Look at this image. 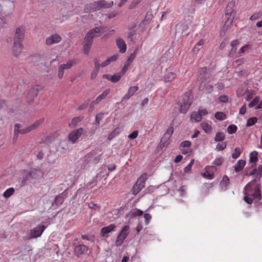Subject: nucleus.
<instances>
[{"mask_svg":"<svg viewBox=\"0 0 262 262\" xmlns=\"http://www.w3.org/2000/svg\"><path fill=\"white\" fill-rule=\"evenodd\" d=\"M258 181H250L245 187L244 201L251 204L253 201L257 202L261 199L260 185Z\"/></svg>","mask_w":262,"mask_h":262,"instance_id":"obj_1","label":"nucleus"},{"mask_svg":"<svg viewBox=\"0 0 262 262\" xmlns=\"http://www.w3.org/2000/svg\"><path fill=\"white\" fill-rule=\"evenodd\" d=\"M102 28L96 27L90 30L86 34L84 39L83 51L88 53L91 48L93 39L98 36L97 34L102 32Z\"/></svg>","mask_w":262,"mask_h":262,"instance_id":"obj_2","label":"nucleus"},{"mask_svg":"<svg viewBox=\"0 0 262 262\" xmlns=\"http://www.w3.org/2000/svg\"><path fill=\"white\" fill-rule=\"evenodd\" d=\"M235 5V1H231L228 4L225 9V17L227 19L224 27H229L233 22L235 16L236 11L234 8Z\"/></svg>","mask_w":262,"mask_h":262,"instance_id":"obj_3","label":"nucleus"},{"mask_svg":"<svg viewBox=\"0 0 262 262\" xmlns=\"http://www.w3.org/2000/svg\"><path fill=\"white\" fill-rule=\"evenodd\" d=\"M22 174L26 179H35L41 178L43 173L39 168H33L30 170H24Z\"/></svg>","mask_w":262,"mask_h":262,"instance_id":"obj_4","label":"nucleus"},{"mask_svg":"<svg viewBox=\"0 0 262 262\" xmlns=\"http://www.w3.org/2000/svg\"><path fill=\"white\" fill-rule=\"evenodd\" d=\"M76 64L75 59L68 60L66 63L60 64L58 67V76L59 79L62 78L65 70L71 69L73 66Z\"/></svg>","mask_w":262,"mask_h":262,"instance_id":"obj_5","label":"nucleus"},{"mask_svg":"<svg viewBox=\"0 0 262 262\" xmlns=\"http://www.w3.org/2000/svg\"><path fill=\"white\" fill-rule=\"evenodd\" d=\"M129 232V226H125L120 233L118 234L117 239L116 240V244L117 246H120L122 245L124 239L127 236Z\"/></svg>","mask_w":262,"mask_h":262,"instance_id":"obj_6","label":"nucleus"},{"mask_svg":"<svg viewBox=\"0 0 262 262\" xmlns=\"http://www.w3.org/2000/svg\"><path fill=\"white\" fill-rule=\"evenodd\" d=\"M21 127V125L19 123H16L14 125V136H13V141L14 142H16L18 138V134H20L21 135H24L28 134L31 132L29 126H27L23 129H20Z\"/></svg>","mask_w":262,"mask_h":262,"instance_id":"obj_7","label":"nucleus"},{"mask_svg":"<svg viewBox=\"0 0 262 262\" xmlns=\"http://www.w3.org/2000/svg\"><path fill=\"white\" fill-rule=\"evenodd\" d=\"M43 89L42 87L39 85L32 86L27 94L28 100L30 102L33 101L34 98L38 95V92Z\"/></svg>","mask_w":262,"mask_h":262,"instance_id":"obj_8","label":"nucleus"},{"mask_svg":"<svg viewBox=\"0 0 262 262\" xmlns=\"http://www.w3.org/2000/svg\"><path fill=\"white\" fill-rule=\"evenodd\" d=\"M14 0H0V7L2 11L9 12L13 10Z\"/></svg>","mask_w":262,"mask_h":262,"instance_id":"obj_9","label":"nucleus"},{"mask_svg":"<svg viewBox=\"0 0 262 262\" xmlns=\"http://www.w3.org/2000/svg\"><path fill=\"white\" fill-rule=\"evenodd\" d=\"M83 128L80 127L72 131L68 136V139L72 143L76 142L83 133Z\"/></svg>","mask_w":262,"mask_h":262,"instance_id":"obj_10","label":"nucleus"},{"mask_svg":"<svg viewBox=\"0 0 262 262\" xmlns=\"http://www.w3.org/2000/svg\"><path fill=\"white\" fill-rule=\"evenodd\" d=\"M245 174L253 176L255 178L254 180H255L256 179H260L262 176V165H259L257 169L252 167V169L250 171H249L248 169L246 168L245 169Z\"/></svg>","mask_w":262,"mask_h":262,"instance_id":"obj_11","label":"nucleus"},{"mask_svg":"<svg viewBox=\"0 0 262 262\" xmlns=\"http://www.w3.org/2000/svg\"><path fill=\"white\" fill-rule=\"evenodd\" d=\"M100 9L99 1H97L86 5L84 8V12L85 13H91L99 10Z\"/></svg>","mask_w":262,"mask_h":262,"instance_id":"obj_12","label":"nucleus"},{"mask_svg":"<svg viewBox=\"0 0 262 262\" xmlns=\"http://www.w3.org/2000/svg\"><path fill=\"white\" fill-rule=\"evenodd\" d=\"M61 40V36L57 33H55L46 38V43L47 46H50L53 44L59 43Z\"/></svg>","mask_w":262,"mask_h":262,"instance_id":"obj_13","label":"nucleus"},{"mask_svg":"<svg viewBox=\"0 0 262 262\" xmlns=\"http://www.w3.org/2000/svg\"><path fill=\"white\" fill-rule=\"evenodd\" d=\"M116 228V225L114 224L103 227L100 231V235L103 237H107L109 234L114 232Z\"/></svg>","mask_w":262,"mask_h":262,"instance_id":"obj_14","label":"nucleus"},{"mask_svg":"<svg viewBox=\"0 0 262 262\" xmlns=\"http://www.w3.org/2000/svg\"><path fill=\"white\" fill-rule=\"evenodd\" d=\"M216 170V168L214 166H208L205 168V171L202 173V176L208 179H214V173Z\"/></svg>","mask_w":262,"mask_h":262,"instance_id":"obj_15","label":"nucleus"},{"mask_svg":"<svg viewBox=\"0 0 262 262\" xmlns=\"http://www.w3.org/2000/svg\"><path fill=\"white\" fill-rule=\"evenodd\" d=\"M45 229L44 225H39L31 230L30 233V238H37L42 234Z\"/></svg>","mask_w":262,"mask_h":262,"instance_id":"obj_16","label":"nucleus"},{"mask_svg":"<svg viewBox=\"0 0 262 262\" xmlns=\"http://www.w3.org/2000/svg\"><path fill=\"white\" fill-rule=\"evenodd\" d=\"M25 30L23 27H18L16 29L14 35L13 41L21 42L24 39Z\"/></svg>","mask_w":262,"mask_h":262,"instance_id":"obj_17","label":"nucleus"},{"mask_svg":"<svg viewBox=\"0 0 262 262\" xmlns=\"http://www.w3.org/2000/svg\"><path fill=\"white\" fill-rule=\"evenodd\" d=\"M23 45L21 42L13 41L12 47V53L15 57H18L21 53Z\"/></svg>","mask_w":262,"mask_h":262,"instance_id":"obj_18","label":"nucleus"},{"mask_svg":"<svg viewBox=\"0 0 262 262\" xmlns=\"http://www.w3.org/2000/svg\"><path fill=\"white\" fill-rule=\"evenodd\" d=\"M139 88L137 86H130L127 91L126 94L122 98L121 102L126 101L133 96L138 91Z\"/></svg>","mask_w":262,"mask_h":262,"instance_id":"obj_19","label":"nucleus"},{"mask_svg":"<svg viewBox=\"0 0 262 262\" xmlns=\"http://www.w3.org/2000/svg\"><path fill=\"white\" fill-rule=\"evenodd\" d=\"M100 60L98 58H95L94 59L95 67L93 71L91 74V79L92 80L95 79L97 76V74L99 71V62H100Z\"/></svg>","mask_w":262,"mask_h":262,"instance_id":"obj_20","label":"nucleus"},{"mask_svg":"<svg viewBox=\"0 0 262 262\" xmlns=\"http://www.w3.org/2000/svg\"><path fill=\"white\" fill-rule=\"evenodd\" d=\"M88 250V248L84 245H79L76 246L74 249V253L77 256H79L83 254L84 253L86 252Z\"/></svg>","mask_w":262,"mask_h":262,"instance_id":"obj_21","label":"nucleus"},{"mask_svg":"<svg viewBox=\"0 0 262 262\" xmlns=\"http://www.w3.org/2000/svg\"><path fill=\"white\" fill-rule=\"evenodd\" d=\"M116 45L119 52L121 53L125 52L126 50V45L124 40L121 38H118L116 39Z\"/></svg>","mask_w":262,"mask_h":262,"instance_id":"obj_22","label":"nucleus"},{"mask_svg":"<svg viewBox=\"0 0 262 262\" xmlns=\"http://www.w3.org/2000/svg\"><path fill=\"white\" fill-rule=\"evenodd\" d=\"M97 150H93L91 152H90L87 157L88 158H90V161H93L94 163H98L100 159H101V155H97Z\"/></svg>","mask_w":262,"mask_h":262,"instance_id":"obj_23","label":"nucleus"},{"mask_svg":"<svg viewBox=\"0 0 262 262\" xmlns=\"http://www.w3.org/2000/svg\"><path fill=\"white\" fill-rule=\"evenodd\" d=\"M193 96L190 92H186L182 96L181 102L191 105L192 102Z\"/></svg>","mask_w":262,"mask_h":262,"instance_id":"obj_24","label":"nucleus"},{"mask_svg":"<svg viewBox=\"0 0 262 262\" xmlns=\"http://www.w3.org/2000/svg\"><path fill=\"white\" fill-rule=\"evenodd\" d=\"M144 186V181H136L133 187L134 194L138 193Z\"/></svg>","mask_w":262,"mask_h":262,"instance_id":"obj_25","label":"nucleus"},{"mask_svg":"<svg viewBox=\"0 0 262 262\" xmlns=\"http://www.w3.org/2000/svg\"><path fill=\"white\" fill-rule=\"evenodd\" d=\"M110 89H106L104 90L102 93L99 95L95 100V102H96V104H99L103 99H104L110 93Z\"/></svg>","mask_w":262,"mask_h":262,"instance_id":"obj_26","label":"nucleus"},{"mask_svg":"<svg viewBox=\"0 0 262 262\" xmlns=\"http://www.w3.org/2000/svg\"><path fill=\"white\" fill-rule=\"evenodd\" d=\"M246 164V161L244 160H239L234 166V170L236 172L241 171L244 167Z\"/></svg>","mask_w":262,"mask_h":262,"instance_id":"obj_27","label":"nucleus"},{"mask_svg":"<svg viewBox=\"0 0 262 262\" xmlns=\"http://www.w3.org/2000/svg\"><path fill=\"white\" fill-rule=\"evenodd\" d=\"M83 119V117L80 116L75 117L72 120L71 122L69 124V126L71 128H75L78 125V123L80 122Z\"/></svg>","mask_w":262,"mask_h":262,"instance_id":"obj_28","label":"nucleus"},{"mask_svg":"<svg viewBox=\"0 0 262 262\" xmlns=\"http://www.w3.org/2000/svg\"><path fill=\"white\" fill-rule=\"evenodd\" d=\"M100 9L101 8H110L114 5L113 1L107 3L105 0H99Z\"/></svg>","mask_w":262,"mask_h":262,"instance_id":"obj_29","label":"nucleus"},{"mask_svg":"<svg viewBox=\"0 0 262 262\" xmlns=\"http://www.w3.org/2000/svg\"><path fill=\"white\" fill-rule=\"evenodd\" d=\"M179 106L180 107V112L182 113L185 114L189 110L190 105L189 104H186L185 102L180 101L179 103Z\"/></svg>","mask_w":262,"mask_h":262,"instance_id":"obj_30","label":"nucleus"},{"mask_svg":"<svg viewBox=\"0 0 262 262\" xmlns=\"http://www.w3.org/2000/svg\"><path fill=\"white\" fill-rule=\"evenodd\" d=\"M202 118L198 112H194L190 115V120L192 122H198L201 121Z\"/></svg>","mask_w":262,"mask_h":262,"instance_id":"obj_31","label":"nucleus"},{"mask_svg":"<svg viewBox=\"0 0 262 262\" xmlns=\"http://www.w3.org/2000/svg\"><path fill=\"white\" fill-rule=\"evenodd\" d=\"M45 119L44 118H41L36 121H35L34 123L32 124H31L29 125V127L31 129V130H35V129L37 128L44 121Z\"/></svg>","mask_w":262,"mask_h":262,"instance_id":"obj_32","label":"nucleus"},{"mask_svg":"<svg viewBox=\"0 0 262 262\" xmlns=\"http://www.w3.org/2000/svg\"><path fill=\"white\" fill-rule=\"evenodd\" d=\"M176 77V74L173 72L167 73L164 77L165 82H170L172 81Z\"/></svg>","mask_w":262,"mask_h":262,"instance_id":"obj_33","label":"nucleus"},{"mask_svg":"<svg viewBox=\"0 0 262 262\" xmlns=\"http://www.w3.org/2000/svg\"><path fill=\"white\" fill-rule=\"evenodd\" d=\"M257 156L258 152L257 151H253L251 152L250 154V162L252 164H255L258 159Z\"/></svg>","mask_w":262,"mask_h":262,"instance_id":"obj_34","label":"nucleus"},{"mask_svg":"<svg viewBox=\"0 0 262 262\" xmlns=\"http://www.w3.org/2000/svg\"><path fill=\"white\" fill-rule=\"evenodd\" d=\"M189 24V22L185 21L179 25V29L181 31L182 33H185L188 30Z\"/></svg>","mask_w":262,"mask_h":262,"instance_id":"obj_35","label":"nucleus"},{"mask_svg":"<svg viewBox=\"0 0 262 262\" xmlns=\"http://www.w3.org/2000/svg\"><path fill=\"white\" fill-rule=\"evenodd\" d=\"M238 43L239 42L237 39L234 40L231 42V46L232 47V49L230 52L229 53V56H231V55H233L235 53L236 50V46L237 45H238Z\"/></svg>","mask_w":262,"mask_h":262,"instance_id":"obj_36","label":"nucleus"},{"mask_svg":"<svg viewBox=\"0 0 262 262\" xmlns=\"http://www.w3.org/2000/svg\"><path fill=\"white\" fill-rule=\"evenodd\" d=\"M225 136L223 132H218L216 134L214 140L216 142H220L224 140Z\"/></svg>","mask_w":262,"mask_h":262,"instance_id":"obj_37","label":"nucleus"},{"mask_svg":"<svg viewBox=\"0 0 262 262\" xmlns=\"http://www.w3.org/2000/svg\"><path fill=\"white\" fill-rule=\"evenodd\" d=\"M119 130L118 128L114 129L109 135H108L107 139L111 140L114 138L116 136L119 134Z\"/></svg>","mask_w":262,"mask_h":262,"instance_id":"obj_38","label":"nucleus"},{"mask_svg":"<svg viewBox=\"0 0 262 262\" xmlns=\"http://www.w3.org/2000/svg\"><path fill=\"white\" fill-rule=\"evenodd\" d=\"M215 117L219 120H224L226 118V115L223 112H218L215 114Z\"/></svg>","mask_w":262,"mask_h":262,"instance_id":"obj_39","label":"nucleus"},{"mask_svg":"<svg viewBox=\"0 0 262 262\" xmlns=\"http://www.w3.org/2000/svg\"><path fill=\"white\" fill-rule=\"evenodd\" d=\"M201 126L205 133H208L212 129L211 126L204 122L201 123Z\"/></svg>","mask_w":262,"mask_h":262,"instance_id":"obj_40","label":"nucleus"},{"mask_svg":"<svg viewBox=\"0 0 262 262\" xmlns=\"http://www.w3.org/2000/svg\"><path fill=\"white\" fill-rule=\"evenodd\" d=\"M14 192V189L13 188H9L7 189L3 193V196L5 198L10 197Z\"/></svg>","mask_w":262,"mask_h":262,"instance_id":"obj_41","label":"nucleus"},{"mask_svg":"<svg viewBox=\"0 0 262 262\" xmlns=\"http://www.w3.org/2000/svg\"><path fill=\"white\" fill-rule=\"evenodd\" d=\"M237 128L235 125L231 124L228 127L227 130L228 134H232L235 133L237 131Z\"/></svg>","mask_w":262,"mask_h":262,"instance_id":"obj_42","label":"nucleus"},{"mask_svg":"<svg viewBox=\"0 0 262 262\" xmlns=\"http://www.w3.org/2000/svg\"><path fill=\"white\" fill-rule=\"evenodd\" d=\"M257 121V119L256 117H251L248 119L247 123H246V126L249 127L252 125H253L256 123V122Z\"/></svg>","mask_w":262,"mask_h":262,"instance_id":"obj_43","label":"nucleus"},{"mask_svg":"<svg viewBox=\"0 0 262 262\" xmlns=\"http://www.w3.org/2000/svg\"><path fill=\"white\" fill-rule=\"evenodd\" d=\"M121 77V76L119 73H116L112 75L111 78H110V81L112 82H117L120 79Z\"/></svg>","mask_w":262,"mask_h":262,"instance_id":"obj_44","label":"nucleus"},{"mask_svg":"<svg viewBox=\"0 0 262 262\" xmlns=\"http://www.w3.org/2000/svg\"><path fill=\"white\" fill-rule=\"evenodd\" d=\"M103 115H104V113H99L96 115L95 122H96V123L97 124L98 126H99L100 121L103 119Z\"/></svg>","mask_w":262,"mask_h":262,"instance_id":"obj_45","label":"nucleus"},{"mask_svg":"<svg viewBox=\"0 0 262 262\" xmlns=\"http://www.w3.org/2000/svg\"><path fill=\"white\" fill-rule=\"evenodd\" d=\"M241 154V149L239 147H236L234 149V152L232 155V157L233 159L237 158Z\"/></svg>","mask_w":262,"mask_h":262,"instance_id":"obj_46","label":"nucleus"},{"mask_svg":"<svg viewBox=\"0 0 262 262\" xmlns=\"http://www.w3.org/2000/svg\"><path fill=\"white\" fill-rule=\"evenodd\" d=\"M63 202V198L61 195H58L55 199V203L56 205H61Z\"/></svg>","mask_w":262,"mask_h":262,"instance_id":"obj_47","label":"nucleus"},{"mask_svg":"<svg viewBox=\"0 0 262 262\" xmlns=\"http://www.w3.org/2000/svg\"><path fill=\"white\" fill-rule=\"evenodd\" d=\"M259 101V99L258 97H255L252 100V101L249 103V104H248V106L249 107H252L254 106L258 103Z\"/></svg>","mask_w":262,"mask_h":262,"instance_id":"obj_48","label":"nucleus"},{"mask_svg":"<svg viewBox=\"0 0 262 262\" xmlns=\"http://www.w3.org/2000/svg\"><path fill=\"white\" fill-rule=\"evenodd\" d=\"M136 27V25H134L131 28V31L128 33V34L127 35V38L130 39L131 41H133V36H134L136 34V31L133 30V28Z\"/></svg>","mask_w":262,"mask_h":262,"instance_id":"obj_49","label":"nucleus"},{"mask_svg":"<svg viewBox=\"0 0 262 262\" xmlns=\"http://www.w3.org/2000/svg\"><path fill=\"white\" fill-rule=\"evenodd\" d=\"M191 144V143L190 141H188V140L184 141L181 143L180 148H185V147H189L190 146Z\"/></svg>","mask_w":262,"mask_h":262,"instance_id":"obj_50","label":"nucleus"},{"mask_svg":"<svg viewBox=\"0 0 262 262\" xmlns=\"http://www.w3.org/2000/svg\"><path fill=\"white\" fill-rule=\"evenodd\" d=\"M170 138L165 136L164 135L163 137L161 139L160 143L163 145V146H166L167 143L168 141Z\"/></svg>","mask_w":262,"mask_h":262,"instance_id":"obj_51","label":"nucleus"},{"mask_svg":"<svg viewBox=\"0 0 262 262\" xmlns=\"http://www.w3.org/2000/svg\"><path fill=\"white\" fill-rule=\"evenodd\" d=\"M143 214V211L140 209H135L131 211L132 216H141Z\"/></svg>","mask_w":262,"mask_h":262,"instance_id":"obj_52","label":"nucleus"},{"mask_svg":"<svg viewBox=\"0 0 262 262\" xmlns=\"http://www.w3.org/2000/svg\"><path fill=\"white\" fill-rule=\"evenodd\" d=\"M136 56V51H135L134 53H132L127 60L126 63H128V65L130 66V63L133 62L134 59L135 58Z\"/></svg>","mask_w":262,"mask_h":262,"instance_id":"obj_53","label":"nucleus"},{"mask_svg":"<svg viewBox=\"0 0 262 262\" xmlns=\"http://www.w3.org/2000/svg\"><path fill=\"white\" fill-rule=\"evenodd\" d=\"M173 133V127L172 126H170L166 130V132L164 134V135L170 138Z\"/></svg>","mask_w":262,"mask_h":262,"instance_id":"obj_54","label":"nucleus"},{"mask_svg":"<svg viewBox=\"0 0 262 262\" xmlns=\"http://www.w3.org/2000/svg\"><path fill=\"white\" fill-rule=\"evenodd\" d=\"M229 181H220V186L222 190H225L227 186L229 185Z\"/></svg>","mask_w":262,"mask_h":262,"instance_id":"obj_55","label":"nucleus"},{"mask_svg":"<svg viewBox=\"0 0 262 262\" xmlns=\"http://www.w3.org/2000/svg\"><path fill=\"white\" fill-rule=\"evenodd\" d=\"M245 61V60L244 58H239L237 60H236L234 63L235 64V66H239L242 64H243Z\"/></svg>","mask_w":262,"mask_h":262,"instance_id":"obj_56","label":"nucleus"},{"mask_svg":"<svg viewBox=\"0 0 262 262\" xmlns=\"http://www.w3.org/2000/svg\"><path fill=\"white\" fill-rule=\"evenodd\" d=\"M219 100L222 102H227L228 101V97L225 95H221L219 97Z\"/></svg>","mask_w":262,"mask_h":262,"instance_id":"obj_57","label":"nucleus"},{"mask_svg":"<svg viewBox=\"0 0 262 262\" xmlns=\"http://www.w3.org/2000/svg\"><path fill=\"white\" fill-rule=\"evenodd\" d=\"M194 161V159H192L190 161V162L189 163V164L185 168L184 171L185 172L187 173L190 171L191 166L193 164Z\"/></svg>","mask_w":262,"mask_h":262,"instance_id":"obj_58","label":"nucleus"},{"mask_svg":"<svg viewBox=\"0 0 262 262\" xmlns=\"http://www.w3.org/2000/svg\"><path fill=\"white\" fill-rule=\"evenodd\" d=\"M129 67V65H128V63H125V65L123 66L120 73H119L121 76L125 74Z\"/></svg>","mask_w":262,"mask_h":262,"instance_id":"obj_59","label":"nucleus"},{"mask_svg":"<svg viewBox=\"0 0 262 262\" xmlns=\"http://www.w3.org/2000/svg\"><path fill=\"white\" fill-rule=\"evenodd\" d=\"M140 2V0L133 1L129 6L130 9L135 8Z\"/></svg>","mask_w":262,"mask_h":262,"instance_id":"obj_60","label":"nucleus"},{"mask_svg":"<svg viewBox=\"0 0 262 262\" xmlns=\"http://www.w3.org/2000/svg\"><path fill=\"white\" fill-rule=\"evenodd\" d=\"M223 161L224 159L223 158H217L214 161L213 164L217 166H220L222 164Z\"/></svg>","mask_w":262,"mask_h":262,"instance_id":"obj_61","label":"nucleus"},{"mask_svg":"<svg viewBox=\"0 0 262 262\" xmlns=\"http://www.w3.org/2000/svg\"><path fill=\"white\" fill-rule=\"evenodd\" d=\"M227 144L226 142L222 143V144H218L216 148L219 150H223L226 147Z\"/></svg>","mask_w":262,"mask_h":262,"instance_id":"obj_62","label":"nucleus"},{"mask_svg":"<svg viewBox=\"0 0 262 262\" xmlns=\"http://www.w3.org/2000/svg\"><path fill=\"white\" fill-rule=\"evenodd\" d=\"M138 135V130H135L133 132H132L129 136L128 138L131 139H134L136 138Z\"/></svg>","mask_w":262,"mask_h":262,"instance_id":"obj_63","label":"nucleus"},{"mask_svg":"<svg viewBox=\"0 0 262 262\" xmlns=\"http://www.w3.org/2000/svg\"><path fill=\"white\" fill-rule=\"evenodd\" d=\"M45 156V153L42 150H40L36 155V158L38 160H42Z\"/></svg>","mask_w":262,"mask_h":262,"instance_id":"obj_64","label":"nucleus"}]
</instances>
